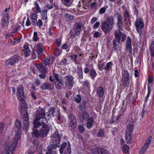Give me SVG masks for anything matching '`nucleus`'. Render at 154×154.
I'll return each mask as SVG.
<instances>
[{
    "instance_id": "nucleus-11",
    "label": "nucleus",
    "mask_w": 154,
    "mask_h": 154,
    "mask_svg": "<svg viewBox=\"0 0 154 154\" xmlns=\"http://www.w3.org/2000/svg\"><path fill=\"white\" fill-rule=\"evenodd\" d=\"M45 110L41 108H38L36 111V117L35 121H38L41 119H44L45 115Z\"/></svg>"
},
{
    "instance_id": "nucleus-24",
    "label": "nucleus",
    "mask_w": 154,
    "mask_h": 154,
    "mask_svg": "<svg viewBox=\"0 0 154 154\" xmlns=\"http://www.w3.org/2000/svg\"><path fill=\"white\" fill-rule=\"evenodd\" d=\"M55 86L57 89L60 90L63 85V83L62 81L60 80H57L55 82Z\"/></svg>"
},
{
    "instance_id": "nucleus-5",
    "label": "nucleus",
    "mask_w": 154,
    "mask_h": 154,
    "mask_svg": "<svg viewBox=\"0 0 154 154\" xmlns=\"http://www.w3.org/2000/svg\"><path fill=\"white\" fill-rule=\"evenodd\" d=\"M44 49V47L42 44H38L37 50L34 51L32 53L33 59H38L42 55Z\"/></svg>"
},
{
    "instance_id": "nucleus-19",
    "label": "nucleus",
    "mask_w": 154,
    "mask_h": 154,
    "mask_svg": "<svg viewBox=\"0 0 154 154\" xmlns=\"http://www.w3.org/2000/svg\"><path fill=\"white\" fill-rule=\"evenodd\" d=\"M12 149V147L7 145H5L2 151V154H10V152Z\"/></svg>"
},
{
    "instance_id": "nucleus-63",
    "label": "nucleus",
    "mask_w": 154,
    "mask_h": 154,
    "mask_svg": "<svg viewBox=\"0 0 154 154\" xmlns=\"http://www.w3.org/2000/svg\"><path fill=\"white\" fill-rule=\"evenodd\" d=\"M77 57V55H73L71 56V60L75 63L76 62V59Z\"/></svg>"
},
{
    "instance_id": "nucleus-54",
    "label": "nucleus",
    "mask_w": 154,
    "mask_h": 154,
    "mask_svg": "<svg viewBox=\"0 0 154 154\" xmlns=\"http://www.w3.org/2000/svg\"><path fill=\"white\" fill-rule=\"evenodd\" d=\"M20 38H17L16 39H14L13 40L11 41L12 44L13 45H14L15 44L18 43L20 40Z\"/></svg>"
},
{
    "instance_id": "nucleus-1",
    "label": "nucleus",
    "mask_w": 154,
    "mask_h": 154,
    "mask_svg": "<svg viewBox=\"0 0 154 154\" xmlns=\"http://www.w3.org/2000/svg\"><path fill=\"white\" fill-rule=\"evenodd\" d=\"M33 131L32 132L33 137L37 138L47 137L50 131V127L43 122L34 121L33 122Z\"/></svg>"
},
{
    "instance_id": "nucleus-23",
    "label": "nucleus",
    "mask_w": 154,
    "mask_h": 154,
    "mask_svg": "<svg viewBox=\"0 0 154 154\" xmlns=\"http://www.w3.org/2000/svg\"><path fill=\"white\" fill-rule=\"evenodd\" d=\"M132 136V133H126L125 137L126 141L127 143L131 144L132 142V139L131 137Z\"/></svg>"
},
{
    "instance_id": "nucleus-9",
    "label": "nucleus",
    "mask_w": 154,
    "mask_h": 154,
    "mask_svg": "<svg viewBox=\"0 0 154 154\" xmlns=\"http://www.w3.org/2000/svg\"><path fill=\"white\" fill-rule=\"evenodd\" d=\"M135 25L137 31L140 34L141 31L140 29L143 28L144 26L143 19L141 18H137L135 21Z\"/></svg>"
},
{
    "instance_id": "nucleus-22",
    "label": "nucleus",
    "mask_w": 154,
    "mask_h": 154,
    "mask_svg": "<svg viewBox=\"0 0 154 154\" xmlns=\"http://www.w3.org/2000/svg\"><path fill=\"white\" fill-rule=\"evenodd\" d=\"M79 113L81 115L83 120H86L89 118V116L88 113L85 110L79 112Z\"/></svg>"
},
{
    "instance_id": "nucleus-27",
    "label": "nucleus",
    "mask_w": 154,
    "mask_h": 154,
    "mask_svg": "<svg viewBox=\"0 0 154 154\" xmlns=\"http://www.w3.org/2000/svg\"><path fill=\"white\" fill-rule=\"evenodd\" d=\"M129 83V79H123L122 80V83L121 84V86L124 87H128Z\"/></svg>"
},
{
    "instance_id": "nucleus-47",
    "label": "nucleus",
    "mask_w": 154,
    "mask_h": 154,
    "mask_svg": "<svg viewBox=\"0 0 154 154\" xmlns=\"http://www.w3.org/2000/svg\"><path fill=\"white\" fill-rule=\"evenodd\" d=\"M150 50L151 51V55L154 57V42H152L150 47Z\"/></svg>"
},
{
    "instance_id": "nucleus-41",
    "label": "nucleus",
    "mask_w": 154,
    "mask_h": 154,
    "mask_svg": "<svg viewBox=\"0 0 154 154\" xmlns=\"http://www.w3.org/2000/svg\"><path fill=\"white\" fill-rule=\"evenodd\" d=\"M112 63L111 62H109L107 63L104 69L107 71H109L110 70V69L111 68Z\"/></svg>"
},
{
    "instance_id": "nucleus-39",
    "label": "nucleus",
    "mask_w": 154,
    "mask_h": 154,
    "mask_svg": "<svg viewBox=\"0 0 154 154\" xmlns=\"http://www.w3.org/2000/svg\"><path fill=\"white\" fill-rule=\"evenodd\" d=\"M147 146L144 145L141 148L140 151L139 152V154H143L147 150V149L148 148Z\"/></svg>"
},
{
    "instance_id": "nucleus-40",
    "label": "nucleus",
    "mask_w": 154,
    "mask_h": 154,
    "mask_svg": "<svg viewBox=\"0 0 154 154\" xmlns=\"http://www.w3.org/2000/svg\"><path fill=\"white\" fill-rule=\"evenodd\" d=\"M89 74L93 79H94L97 75L96 71L94 69H92L90 71Z\"/></svg>"
},
{
    "instance_id": "nucleus-59",
    "label": "nucleus",
    "mask_w": 154,
    "mask_h": 154,
    "mask_svg": "<svg viewBox=\"0 0 154 154\" xmlns=\"http://www.w3.org/2000/svg\"><path fill=\"white\" fill-rule=\"evenodd\" d=\"M38 39L37 33V32H35L34 33L33 40L35 41H36L38 40Z\"/></svg>"
},
{
    "instance_id": "nucleus-60",
    "label": "nucleus",
    "mask_w": 154,
    "mask_h": 154,
    "mask_svg": "<svg viewBox=\"0 0 154 154\" xmlns=\"http://www.w3.org/2000/svg\"><path fill=\"white\" fill-rule=\"evenodd\" d=\"M17 91L20 92H24V88L21 85H19L17 88Z\"/></svg>"
},
{
    "instance_id": "nucleus-57",
    "label": "nucleus",
    "mask_w": 154,
    "mask_h": 154,
    "mask_svg": "<svg viewBox=\"0 0 154 154\" xmlns=\"http://www.w3.org/2000/svg\"><path fill=\"white\" fill-rule=\"evenodd\" d=\"M55 54L56 56H58L61 53V52L60 50L57 48H56L55 50Z\"/></svg>"
},
{
    "instance_id": "nucleus-15",
    "label": "nucleus",
    "mask_w": 154,
    "mask_h": 154,
    "mask_svg": "<svg viewBox=\"0 0 154 154\" xmlns=\"http://www.w3.org/2000/svg\"><path fill=\"white\" fill-rule=\"evenodd\" d=\"M6 14V16L5 14H2V19L1 20V23L3 28L6 27L8 23V20L9 19V16Z\"/></svg>"
},
{
    "instance_id": "nucleus-42",
    "label": "nucleus",
    "mask_w": 154,
    "mask_h": 154,
    "mask_svg": "<svg viewBox=\"0 0 154 154\" xmlns=\"http://www.w3.org/2000/svg\"><path fill=\"white\" fill-rule=\"evenodd\" d=\"M54 149L48 147L46 152V154H55L56 152L54 150Z\"/></svg>"
},
{
    "instance_id": "nucleus-55",
    "label": "nucleus",
    "mask_w": 154,
    "mask_h": 154,
    "mask_svg": "<svg viewBox=\"0 0 154 154\" xmlns=\"http://www.w3.org/2000/svg\"><path fill=\"white\" fill-rule=\"evenodd\" d=\"M55 110V108L54 107H53L50 108L48 112H49V113H50L51 115L54 116V112Z\"/></svg>"
},
{
    "instance_id": "nucleus-7",
    "label": "nucleus",
    "mask_w": 154,
    "mask_h": 154,
    "mask_svg": "<svg viewBox=\"0 0 154 154\" xmlns=\"http://www.w3.org/2000/svg\"><path fill=\"white\" fill-rule=\"evenodd\" d=\"M91 152L92 154H109V152L108 150L100 147L93 148Z\"/></svg>"
},
{
    "instance_id": "nucleus-28",
    "label": "nucleus",
    "mask_w": 154,
    "mask_h": 154,
    "mask_svg": "<svg viewBox=\"0 0 154 154\" xmlns=\"http://www.w3.org/2000/svg\"><path fill=\"white\" fill-rule=\"evenodd\" d=\"M36 67L40 72H45L46 69L45 66L43 63H42V65L40 64L36 65Z\"/></svg>"
},
{
    "instance_id": "nucleus-3",
    "label": "nucleus",
    "mask_w": 154,
    "mask_h": 154,
    "mask_svg": "<svg viewBox=\"0 0 154 154\" xmlns=\"http://www.w3.org/2000/svg\"><path fill=\"white\" fill-rule=\"evenodd\" d=\"M63 136L62 134L59 135L57 131H55L51 137V142L52 143L50 144L48 148L55 149L58 146H60V139Z\"/></svg>"
},
{
    "instance_id": "nucleus-38",
    "label": "nucleus",
    "mask_w": 154,
    "mask_h": 154,
    "mask_svg": "<svg viewBox=\"0 0 154 154\" xmlns=\"http://www.w3.org/2000/svg\"><path fill=\"white\" fill-rule=\"evenodd\" d=\"M104 130L102 129H99L98 133L97 134V136L98 137H103L104 135Z\"/></svg>"
},
{
    "instance_id": "nucleus-52",
    "label": "nucleus",
    "mask_w": 154,
    "mask_h": 154,
    "mask_svg": "<svg viewBox=\"0 0 154 154\" xmlns=\"http://www.w3.org/2000/svg\"><path fill=\"white\" fill-rule=\"evenodd\" d=\"M151 137L150 136L146 140L145 144L144 145H145V146L148 147V146L150 144L151 141Z\"/></svg>"
},
{
    "instance_id": "nucleus-10",
    "label": "nucleus",
    "mask_w": 154,
    "mask_h": 154,
    "mask_svg": "<svg viewBox=\"0 0 154 154\" xmlns=\"http://www.w3.org/2000/svg\"><path fill=\"white\" fill-rule=\"evenodd\" d=\"M117 19V26L119 29L122 30L123 28V23L122 21V18L121 14L117 12L115 15Z\"/></svg>"
},
{
    "instance_id": "nucleus-58",
    "label": "nucleus",
    "mask_w": 154,
    "mask_h": 154,
    "mask_svg": "<svg viewBox=\"0 0 154 154\" xmlns=\"http://www.w3.org/2000/svg\"><path fill=\"white\" fill-rule=\"evenodd\" d=\"M4 128V124L2 122L0 123V133L2 132Z\"/></svg>"
},
{
    "instance_id": "nucleus-6",
    "label": "nucleus",
    "mask_w": 154,
    "mask_h": 154,
    "mask_svg": "<svg viewBox=\"0 0 154 154\" xmlns=\"http://www.w3.org/2000/svg\"><path fill=\"white\" fill-rule=\"evenodd\" d=\"M70 144L69 141L66 142L62 144L60 149V152L63 154H70L71 153Z\"/></svg>"
},
{
    "instance_id": "nucleus-61",
    "label": "nucleus",
    "mask_w": 154,
    "mask_h": 154,
    "mask_svg": "<svg viewBox=\"0 0 154 154\" xmlns=\"http://www.w3.org/2000/svg\"><path fill=\"white\" fill-rule=\"evenodd\" d=\"M106 9L105 7L101 8L99 11V13L100 14H104L106 11Z\"/></svg>"
},
{
    "instance_id": "nucleus-49",
    "label": "nucleus",
    "mask_w": 154,
    "mask_h": 154,
    "mask_svg": "<svg viewBox=\"0 0 154 154\" xmlns=\"http://www.w3.org/2000/svg\"><path fill=\"white\" fill-rule=\"evenodd\" d=\"M78 128L79 131L81 133H83L85 131V128L83 125H78Z\"/></svg>"
},
{
    "instance_id": "nucleus-32",
    "label": "nucleus",
    "mask_w": 154,
    "mask_h": 154,
    "mask_svg": "<svg viewBox=\"0 0 154 154\" xmlns=\"http://www.w3.org/2000/svg\"><path fill=\"white\" fill-rule=\"evenodd\" d=\"M97 94L99 97H102L103 94V89L101 87H99L97 90Z\"/></svg>"
},
{
    "instance_id": "nucleus-51",
    "label": "nucleus",
    "mask_w": 154,
    "mask_h": 154,
    "mask_svg": "<svg viewBox=\"0 0 154 154\" xmlns=\"http://www.w3.org/2000/svg\"><path fill=\"white\" fill-rule=\"evenodd\" d=\"M16 134L15 135V138L17 140L20 139V131L16 130Z\"/></svg>"
},
{
    "instance_id": "nucleus-16",
    "label": "nucleus",
    "mask_w": 154,
    "mask_h": 154,
    "mask_svg": "<svg viewBox=\"0 0 154 154\" xmlns=\"http://www.w3.org/2000/svg\"><path fill=\"white\" fill-rule=\"evenodd\" d=\"M53 87V85L49 82H45L42 84L40 87L41 88L42 90H51Z\"/></svg>"
},
{
    "instance_id": "nucleus-30",
    "label": "nucleus",
    "mask_w": 154,
    "mask_h": 154,
    "mask_svg": "<svg viewBox=\"0 0 154 154\" xmlns=\"http://www.w3.org/2000/svg\"><path fill=\"white\" fill-rule=\"evenodd\" d=\"M76 72L78 74L79 79H82L83 78L82 68L80 67H78Z\"/></svg>"
},
{
    "instance_id": "nucleus-50",
    "label": "nucleus",
    "mask_w": 154,
    "mask_h": 154,
    "mask_svg": "<svg viewBox=\"0 0 154 154\" xmlns=\"http://www.w3.org/2000/svg\"><path fill=\"white\" fill-rule=\"evenodd\" d=\"M150 93V86L149 85H148V93L147 94L145 98V101H146L147 100L148 98Z\"/></svg>"
},
{
    "instance_id": "nucleus-35",
    "label": "nucleus",
    "mask_w": 154,
    "mask_h": 154,
    "mask_svg": "<svg viewBox=\"0 0 154 154\" xmlns=\"http://www.w3.org/2000/svg\"><path fill=\"white\" fill-rule=\"evenodd\" d=\"M18 140L16 138H14L12 139V145L11 147H12L13 150H14L15 147L17 146Z\"/></svg>"
},
{
    "instance_id": "nucleus-2",
    "label": "nucleus",
    "mask_w": 154,
    "mask_h": 154,
    "mask_svg": "<svg viewBox=\"0 0 154 154\" xmlns=\"http://www.w3.org/2000/svg\"><path fill=\"white\" fill-rule=\"evenodd\" d=\"M114 20L113 17H108L107 19L102 22L101 28L105 34L109 33L113 28Z\"/></svg>"
},
{
    "instance_id": "nucleus-20",
    "label": "nucleus",
    "mask_w": 154,
    "mask_h": 154,
    "mask_svg": "<svg viewBox=\"0 0 154 154\" xmlns=\"http://www.w3.org/2000/svg\"><path fill=\"white\" fill-rule=\"evenodd\" d=\"M121 30H116L115 33V39L118 40V43H119L120 41L122 35L123 34L120 31Z\"/></svg>"
},
{
    "instance_id": "nucleus-62",
    "label": "nucleus",
    "mask_w": 154,
    "mask_h": 154,
    "mask_svg": "<svg viewBox=\"0 0 154 154\" xmlns=\"http://www.w3.org/2000/svg\"><path fill=\"white\" fill-rule=\"evenodd\" d=\"M42 22L41 20L40 19L38 20L36 23V25L39 26V27H40L42 26Z\"/></svg>"
},
{
    "instance_id": "nucleus-12",
    "label": "nucleus",
    "mask_w": 154,
    "mask_h": 154,
    "mask_svg": "<svg viewBox=\"0 0 154 154\" xmlns=\"http://www.w3.org/2000/svg\"><path fill=\"white\" fill-rule=\"evenodd\" d=\"M19 58L17 56H14L7 60L6 61V65L8 66H12L18 63Z\"/></svg>"
},
{
    "instance_id": "nucleus-29",
    "label": "nucleus",
    "mask_w": 154,
    "mask_h": 154,
    "mask_svg": "<svg viewBox=\"0 0 154 154\" xmlns=\"http://www.w3.org/2000/svg\"><path fill=\"white\" fill-rule=\"evenodd\" d=\"M122 79H129L130 75L129 73L126 70H123L122 72Z\"/></svg>"
},
{
    "instance_id": "nucleus-13",
    "label": "nucleus",
    "mask_w": 154,
    "mask_h": 154,
    "mask_svg": "<svg viewBox=\"0 0 154 154\" xmlns=\"http://www.w3.org/2000/svg\"><path fill=\"white\" fill-rule=\"evenodd\" d=\"M69 127L73 129H75L77 126L76 119L75 117L72 114H70L69 115Z\"/></svg>"
},
{
    "instance_id": "nucleus-25",
    "label": "nucleus",
    "mask_w": 154,
    "mask_h": 154,
    "mask_svg": "<svg viewBox=\"0 0 154 154\" xmlns=\"http://www.w3.org/2000/svg\"><path fill=\"white\" fill-rule=\"evenodd\" d=\"M94 122V118L93 117H91L88 120L87 126V128H91L93 125Z\"/></svg>"
},
{
    "instance_id": "nucleus-56",
    "label": "nucleus",
    "mask_w": 154,
    "mask_h": 154,
    "mask_svg": "<svg viewBox=\"0 0 154 154\" xmlns=\"http://www.w3.org/2000/svg\"><path fill=\"white\" fill-rule=\"evenodd\" d=\"M52 115L49 113V112H48L47 113V114L46 115V116H45L44 119H45V120L46 121H48L49 120Z\"/></svg>"
},
{
    "instance_id": "nucleus-34",
    "label": "nucleus",
    "mask_w": 154,
    "mask_h": 154,
    "mask_svg": "<svg viewBox=\"0 0 154 154\" xmlns=\"http://www.w3.org/2000/svg\"><path fill=\"white\" fill-rule=\"evenodd\" d=\"M32 23L34 25H36V21L37 20V16L35 14L33 13L30 17Z\"/></svg>"
},
{
    "instance_id": "nucleus-17",
    "label": "nucleus",
    "mask_w": 154,
    "mask_h": 154,
    "mask_svg": "<svg viewBox=\"0 0 154 154\" xmlns=\"http://www.w3.org/2000/svg\"><path fill=\"white\" fill-rule=\"evenodd\" d=\"M54 59V58L53 56H48L44 60L43 63L46 67L47 65H49L52 63Z\"/></svg>"
},
{
    "instance_id": "nucleus-18",
    "label": "nucleus",
    "mask_w": 154,
    "mask_h": 154,
    "mask_svg": "<svg viewBox=\"0 0 154 154\" xmlns=\"http://www.w3.org/2000/svg\"><path fill=\"white\" fill-rule=\"evenodd\" d=\"M126 47L127 50L131 54L132 51V48L131 45V40L130 37L128 36L126 41Z\"/></svg>"
},
{
    "instance_id": "nucleus-4",
    "label": "nucleus",
    "mask_w": 154,
    "mask_h": 154,
    "mask_svg": "<svg viewBox=\"0 0 154 154\" xmlns=\"http://www.w3.org/2000/svg\"><path fill=\"white\" fill-rule=\"evenodd\" d=\"M74 25L73 28L71 29L69 32L70 37L72 38L80 35L82 29L84 26L83 24L80 22L75 23Z\"/></svg>"
},
{
    "instance_id": "nucleus-43",
    "label": "nucleus",
    "mask_w": 154,
    "mask_h": 154,
    "mask_svg": "<svg viewBox=\"0 0 154 154\" xmlns=\"http://www.w3.org/2000/svg\"><path fill=\"white\" fill-rule=\"evenodd\" d=\"M86 107V102H84V103H82L81 104L79 105V108L80 110V112H82L84 110Z\"/></svg>"
},
{
    "instance_id": "nucleus-31",
    "label": "nucleus",
    "mask_w": 154,
    "mask_h": 154,
    "mask_svg": "<svg viewBox=\"0 0 154 154\" xmlns=\"http://www.w3.org/2000/svg\"><path fill=\"white\" fill-rule=\"evenodd\" d=\"M15 124L16 127L15 131L18 130L20 131L22 128L21 124L20 121L18 120H17L15 121Z\"/></svg>"
},
{
    "instance_id": "nucleus-36",
    "label": "nucleus",
    "mask_w": 154,
    "mask_h": 154,
    "mask_svg": "<svg viewBox=\"0 0 154 154\" xmlns=\"http://www.w3.org/2000/svg\"><path fill=\"white\" fill-rule=\"evenodd\" d=\"M65 6L68 7L70 6L72 3L71 0H61Z\"/></svg>"
},
{
    "instance_id": "nucleus-53",
    "label": "nucleus",
    "mask_w": 154,
    "mask_h": 154,
    "mask_svg": "<svg viewBox=\"0 0 154 154\" xmlns=\"http://www.w3.org/2000/svg\"><path fill=\"white\" fill-rule=\"evenodd\" d=\"M74 100L77 103H79L81 100V97L79 95H76L74 98Z\"/></svg>"
},
{
    "instance_id": "nucleus-48",
    "label": "nucleus",
    "mask_w": 154,
    "mask_h": 154,
    "mask_svg": "<svg viewBox=\"0 0 154 154\" xmlns=\"http://www.w3.org/2000/svg\"><path fill=\"white\" fill-rule=\"evenodd\" d=\"M65 17L68 20H72L74 19L73 16L69 14H66Z\"/></svg>"
},
{
    "instance_id": "nucleus-45",
    "label": "nucleus",
    "mask_w": 154,
    "mask_h": 154,
    "mask_svg": "<svg viewBox=\"0 0 154 154\" xmlns=\"http://www.w3.org/2000/svg\"><path fill=\"white\" fill-rule=\"evenodd\" d=\"M117 40L115 39L113 41V45L115 50H118V42L117 41Z\"/></svg>"
},
{
    "instance_id": "nucleus-14",
    "label": "nucleus",
    "mask_w": 154,
    "mask_h": 154,
    "mask_svg": "<svg viewBox=\"0 0 154 154\" xmlns=\"http://www.w3.org/2000/svg\"><path fill=\"white\" fill-rule=\"evenodd\" d=\"M23 119L24 125L23 126V129L25 131L28 130L29 124L28 122V114L26 112L23 116Z\"/></svg>"
},
{
    "instance_id": "nucleus-44",
    "label": "nucleus",
    "mask_w": 154,
    "mask_h": 154,
    "mask_svg": "<svg viewBox=\"0 0 154 154\" xmlns=\"http://www.w3.org/2000/svg\"><path fill=\"white\" fill-rule=\"evenodd\" d=\"M43 13L42 14V19L43 20H46L47 19V9H45V10H44L42 11Z\"/></svg>"
},
{
    "instance_id": "nucleus-33",
    "label": "nucleus",
    "mask_w": 154,
    "mask_h": 154,
    "mask_svg": "<svg viewBox=\"0 0 154 154\" xmlns=\"http://www.w3.org/2000/svg\"><path fill=\"white\" fill-rule=\"evenodd\" d=\"M133 129V125L132 124H129L127 128L126 133H132Z\"/></svg>"
},
{
    "instance_id": "nucleus-64",
    "label": "nucleus",
    "mask_w": 154,
    "mask_h": 154,
    "mask_svg": "<svg viewBox=\"0 0 154 154\" xmlns=\"http://www.w3.org/2000/svg\"><path fill=\"white\" fill-rule=\"evenodd\" d=\"M53 76H54V79L56 80V81L59 80V75L57 74L54 72L53 73Z\"/></svg>"
},
{
    "instance_id": "nucleus-46",
    "label": "nucleus",
    "mask_w": 154,
    "mask_h": 154,
    "mask_svg": "<svg viewBox=\"0 0 154 154\" xmlns=\"http://www.w3.org/2000/svg\"><path fill=\"white\" fill-rule=\"evenodd\" d=\"M34 5L35 6V8L36 10L39 13H41L42 11L41 10L39 7L38 3L36 2H35Z\"/></svg>"
},
{
    "instance_id": "nucleus-37",
    "label": "nucleus",
    "mask_w": 154,
    "mask_h": 154,
    "mask_svg": "<svg viewBox=\"0 0 154 154\" xmlns=\"http://www.w3.org/2000/svg\"><path fill=\"white\" fill-rule=\"evenodd\" d=\"M122 151L125 153L128 152L129 150V147L126 144H123L122 146Z\"/></svg>"
},
{
    "instance_id": "nucleus-26",
    "label": "nucleus",
    "mask_w": 154,
    "mask_h": 154,
    "mask_svg": "<svg viewBox=\"0 0 154 154\" xmlns=\"http://www.w3.org/2000/svg\"><path fill=\"white\" fill-rule=\"evenodd\" d=\"M24 93V92H21L19 91H17V96L18 97L19 100L21 101H24V98L25 97Z\"/></svg>"
},
{
    "instance_id": "nucleus-21",
    "label": "nucleus",
    "mask_w": 154,
    "mask_h": 154,
    "mask_svg": "<svg viewBox=\"0 0 154 154\" xmlns=\"http://www.w3.org/2000/svg\"><path fill=\"white\" fill-rule=\"evenodd\" d=\"M23 51H24V54L25 57H27L30 55L31 51L28 46L26 45H24Z\"/></svg>"
},
{
    "instance_id": "nucleus-8",
    "label": "nucleus",
    "mask_w": 154,
    "mask_h": 154,
    "mask_svg": "<svg viewBox=\"0 0 154 154\" xmlns=\"http://www.w3.org/2000/svg\"><path fill=\"white\" fill-rule=\"evenodd\" d=\"M64 80L66 86L67 87H72L75 82L73 77L71 75H66L64 78Z\"/></svg>"
}]
</instances>
